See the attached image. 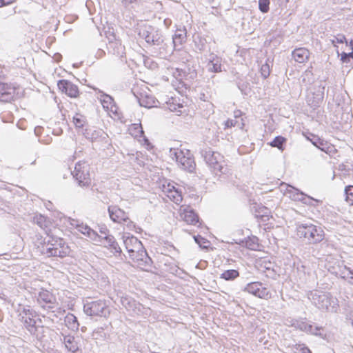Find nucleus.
I'll list each match as a JSON object with an SVG mask.
<instances>
[{"instance_id": "obj_29", "label": "nucleus", "mask_w": 353, "mask_h": 353, "mask_svg": "<svg viewBox=\"0 0 353 353\" xmlns=\"http://www.w3.org/2000/svg\"><path fill=\"white\" fill-rule=\"evenodd\" d=\"M292 326L297 330L305 332L306 333H309V332H312V325L309 324L303 320L292 319Z\"/></svg>"}, {"instance_id": "obj_6", "label": "nucleus", "mask_w": 353, "mask_h": 353, "mask_svg": "<svg viewBox=\"0 0 353 353\" xmlns=\"http://www.w3.org/2000/svg\"><path fill=\"white\" fill-rule=\"evenodd\" d=\"M83 312L90 316L107 317L110 315V308L105 300H86L83 303Z\"/></svg>"}, {"instance_id": "obj_24", "label": "nucleus", "mask_w": 353, "mask_h": 353, "mask_svg": "<svg viewBox=\"0 0 353 353\" xmlns=\"http://www.w3.org/2000/svg\"><path fill=\"white\" fill-rule=\"evenodd\" d=\"M186 34L187 32L185 27L183 28L176 29L174 34L172 37V41H171L174 50H175L179 46H181L185 42Z\"/></svg>"}, {"instance_id": "obj_26", "label": "nucleus", "mask_w": 353, "mask_h": 353, "mask_svg": "<svg viewBox=\"0 0 353 353\" xmlns=\"http://www.w3.org/2000/svg\"><path fill=\"white\" fill-rule=\"evenodd\" d=\"M286 192L290 194V197L294 201H298L303 203L305 199L308 200L307 194L292 185H288Z\"/></svg>"}, {"instance_id": "obj_4", "label": "nucleus", "mask_w": 353, "mask_h": 353, "mask_svg": "<svg viewBox=\"0 0 353 353\" xmlns=\"http://www.w3.org/2000/svg\"><path fill=\"white\" fill-rule=\"evenodd\" d=\"M296 235L308 243L315 244L324 239L325 234L320 226L311 223H298L296 225Z\"/></svg>"}, {"instance_id": "obj_60", "label": "nucleus", "mask_w": 353, "mask_h": 353, "mask_svg": "<svg viewBox=\"0 0 353 353\" xmlns=\"http://www.w3.org/2000/svg\"><path fill=\"white\" fill-rule=\"evenodd\" d=\"M13 1L14 0H0V8L9 5L12 2H13Z\"/></svg>"}, {"instance_id": "obj_57", "label": "nucleus", "mask_w": 353, "mask_h": 353, "mask_svg": "<svg viewBox=\"0 0 353 353\" xmlns=\"http://www.w3.org/2000/svg\"><path fill=\"white\" fill-rule=\"evenodd\" d=\"M123 224H125L129 229H132V228L135 227V225L132 221L130 220L128 216V219L126 221H124Z\"/></svg>"}, {"instance_id": "obj_28", "label": "nucleus", "mask_w": 353, "mask_h": 353, "mask_svg": "<svg viewBox=\"0 0 353 353\" xmlns=\"http://www.w3.org/2000/svg\"><path fill=\"white\" fill-rule=\"evenodd\" d=\"M77 230L79 232L92 240H97V238H101V236L98 235L94 230L91 229L88 225L83 224V223H81V225H79V228Z\"/></svg>"}, {"instance_id": "obj_25", "label": "nucleus", "mask_w": 353, "mask_h": 353, "mask_svg": "<svg viewBox=\"0 0 353 353\" xmlns=\"http://www.w3.org/2000/svg\"><path fill=\"white\" fill-rule=\"evenodd\" d=\"M292 55L295 61L303 63L308 60L310 52L305 48H299L294 49L292 52Z\"/></svg>"}, {"instance_id": "obj_30", "label": "nucleus", "mask_w": 353, "mask_h": 353, "mask_svg": "<svg viewBox=\"0 0 353 353\" xmlns=\"http://www.w3.org/2000/svg\"><path fill=\"white\" fill-rule=\"evenodd\" d=\"M254 214L256 218L265 221L268 220L269 209L263 205H257L253 207Z\"/></svg>"}, {"instance_id": "obj_40", "label": "nucleus", "mask_w": 353, "mask_h": 353, "mask_svg": "<svg viewBox=\"0 0 353 353\" xmlns=\"http://www.w3.org/2000/svg\"><path fill=\"white\" fill-rule=\"evenodd\" d=\"M110 47L113 48V54L119 57H123L125 54V48L121 43H114L110 44Z\"/></svg>"}, {"instance_id": "obj_32", "label": "nucleus", "mask_w": 353, "mask_h": 353, "mask_svg": "<svg viewBox=\"0 0 353 353\" xmlns=\"http://www.w3.org/2000/svg\"><path fill=\"white\" fill-rule=\"evenodd\" d=\"M287 139L282 136H276L269 144L272 148H276L281 151L285 150Z\"/></svg>"}, {"instance_id": "obj_38", "label": "nucleus", "mask_w": 353, "mask_h": 353, "mask_svg": "<svg viewBox=\"0 0 353 353\" xmlns=\"http://www.w3.org/2000/svg\"><path fill=\"white\" fill-rule=\"evenodd\" d=\"M156 101L152 97L145 96L139 99V104L141 106L150 108L155 105Z\"/></svg>"}, {"instance_id": "obj_22", "label": "nucleus", "mask_w": 353, "mask_h": 353, "mask_svg": "<svg viewBox=\"0 0 353 353\" xmlns=\"http://www.w3.org/2000/svg\"><path fill=\"white\" fill-rule=\"evenodd\" d=\"M222 59L214 54H210L208 63L207 64V70L210 72L218 73L222 71Z\"/></svg>"}, {"instance_id": "obj_33", "label": "nucleus", "mask_w": 353, "mask_h": 353, "mask_svg": "<svg viewBox=\"0 0 353 353\" xmlns=\"http://www.w3.org/2000/svg\"><path fill=\"white\" fill-rule=\"evenodd\" d=\"M99 93L100 94L99 99H100L103 106L107 108H109L110 106L112 107L114 103L113 97L101 90H99Z\"/></svg>"}, {"instance_id": "obj_5", "label": "nucleus", "mask_w": 353, "mask_h": 353, "mask_svg": "<svg viewBox=\"0 0 353 353\" xmlns=\"http://www.w3.org/2000/svg\"><path fill=\"white\" fill-rule=\"evenodd\" d=\"M170 157L175 159L178 166L188 172L192 173L195 170L196 163L193 155L190 150L185 152L179 149H172L170 150Z\"/></svg>"}, {"instance_id": "obj_62", "label": "nucleus", "mask_w": 353, "mask_h": 353, "mask_svg": "<svg viewBox=\"0 0 353 353\" xmlns=\"http://www.w3.org/2000/svg\"><path fill=\"white\" fill-rule=\"evenodd\" d=\"M43 130V128L41 126H37L34 128V133L35 134L39 137L40 134L41 133V130Z\"/></svg>"}, {"instance_id": "obj_7", "label": "nucleus", "mask_w": 353, "mask_h": 353, "mask_svg": "<svg viewBox=\"0 0 353 353\" xmlns=\"http://www.w3.org/2000/svg\"><path fill=\"white\" fill-rule=\"evenodd\" d=\"M201 155L215 174H226L228 168L223 164V157L220 153L214 152L209 148L202 150Z\"/></svg>"}, {"instance_id": "obj_52", "label": "nucleus", "mask_w": 353, "mask_h": 353, "mask_svg": "<svg viewBox=\"0 0 353 353\" xmlns=\"http://www.w3.org/2000/svg\"><path fill=\"white\" fill-rule=\"evenodd\" d=\"M261 74L264 79H267L270 76V69L269 64L265 63L261 65Z\"/></svg>"}, {"instance_id": "obj_34", "label": "nucleus", "mask_w": 353, "mask_h": 353, "mask_svg": "<svg viewBox=\"0 0 353 353\" xmlns=\"http://www.w3.org/2000/svg\"><path fill=\"white\" fill-rule=\"evenodd\" d=\"M168 192L170 194L169 196L175 203L179 204L182 201L183 197L181 191L179 189H176L172 186V189L168 190Z\"/></svg>"}, {"instance_id": "obj_61", "label": "nucleus", "mask_w": 353, "mask_h": 353, "mask_svg": "<svg viewBox=\"0 0 353 353\" xmlns=\"http://www.w3.org/2000/svg\"><path fill=\"white\" fill-rule=\"evenodd\" d=\"M70 224L74 226L75 228L78 229L79 225H81V223L78 220L72 219L70 221Z\"/></svg>"}, {"instance_id": "obj_50", "label": "nucleus", "mask_w": 353, "mask_h": 353, "mask_svg": "<svg viewBox=\"0 0 353 353\" xmlns=\"http://www.w3.org/2000/svg\"><path fill=\"white\" fill-rule=\"evenodd\" d=\"M330 41L334 45V46L336 47L337 43H343L347 41L345 37L343 34H339L336 36H334L332 39H330Z\"/></svg>"}, {"instance_id": "obj_9", "label": "nucleus", "mask_w": 353, "mask_h": 353, "mask_svg": "<svg viewBox=\"0 0 353 353\" xmlns=\"http://www.w3.org/2000/svg\"><path fill=\"white\" fill-rule=\"evenodd\" d=\"M77 183L81 187H88L91 183L90 165L85 161L76 163L72 173Z\"/></svg>"}, {"instance_id": "obj_48", "label": "nucleus", "mask_w": 353, "mask_h": 353, "mask_svg": "<svg viewBox=\"0 0 353 353\" xmlns=\"http://www.w3.org/2000/svg\"><path fill=\"white\" fill-rule=\"evenodd\" d=\"M310 334L318 336L322 339H325L326 334L323 333V328L320 326H314L312 325V332H309Z\"/></svg>"}, {"instance_id": "obj_23", "label": "nucleus", "mask_w": 353, "mask_h": 353, "mask_svg": "<svg viewBox=\"0 0 353 353\" xmlns=\"http://www.w3.org/2000/svg\"><path fill=\"white\" fill-rule=\"evenodd\" d=\"M61 341L64 343L65 347L71 352L73 353H81L82 350L78 347V343L75 341V338L71 335H63Z\"/></svg>"}, {"instance_id": "obj_14", "label": "nucleus", "mask_w": 353, "mask_h": 353, "mask_svg": "<svg viewBox=\"0 0 353 353\" xmlns=\"http://www.w3.org/2000/svg\"><path fill=\"white\" fill-rule=\"evenodd\" d=\"M130 257L142 268H150L152 266V261L143 245L141 249L137 250L134 252V255L130 256Z\"/></svg>"}, {"instance_id": "obj_51", "label": "nucleus", "mask_w": 353, "mask_h": 353, "mask_svg": "<svg viewBox=\"0 0 353 353\" xmlns=\"http://www.w3.org/2000/svg\"><path fill=\"white\" fill-rule=\"evenodd\" d=\"M336 263H338L339 271H332V274L339 276L341 279L346 280L348 276L347 274V271L345 270H343V268H341V265L339 261Z\"/></svg>"}, {"instance_id": "obj_12", "label": "nucleus", "mask_w": 353, "mask_h": 353, "mask_svg": "<svg viewBox=\"0 0 353 353\" xmlns=\"http://www.w3.org/2000/svg\"><path fill=\"white\" fill-rule=\"evenodd\" d=\"M174 50L171 41L164 36L158 41L156 46L152 48L153 52L161 58H166L172 54Z\"/></svg>"}, {"instance_id": "obj_19", "label": "nucleus", "mask_w": 353, "mask_h": 353, "mask_svg": "<svg viewBox=\"0 0 353 353\" xmlns=\"http://www.w3.org/2000/svg\"><path fill=\"white\" fill-rule=\"evenodd\" d=\"M83 134L92 142L100 140L106 142L105 139L108 138V134L101 129L86 128Z\"/></svg>"}, {"instance_id": "obj_55", "label": "nucleus", "mask_w": 353, "mask_h": 353, "mask_svg": "<svg viewBox=\"0 0 353 353\" xmlns=\"http://www.w3.org/2000/svg\"><path fill=\"white\" fill-rule=\"evenodd\" d=\"M237 123L238 122L236 121L228 119L225 122V128H229L235 126Z\"/></svg>"}, {"instance_id": "obj_41", "label": "nucleus", "mask_w": 353, "mask_h": 353, "mask_svg": "<svg viewBox=\"0 0 353 353\" xmlns=\"http://www.w3.org/2000/svg\"><path fill=\"white\" fill-rule=\"evenodd\" d=\"M345 199L350 205H353V185H347L344 190Z\"/></svg>"}, {"instance_id": "obj_17", "label": "nucleus", "mask_w": 353, "mask_h": 353, "mask_svg": "<svg viewBox=\"0 0 353 353\" xmlns=\"http://www.w3.org/2000/svg\"><path fill=\"white\" fill-rule=\"evenodd\" d=\"M108 212L110 219L114 223H123L128 219L125 212L117 205L108 206Z\"/></svg>"}, {"instance_id": "obj_44", "label": "nucleus", "mask_w": 353, "mask_h": 353, "mask_svg": "<svg viewBox=\"0 0 353 353\" xmlns=\"http://www.w3.org/2000/svg\"><path fill=\"white\" fill-rule=\"evenodd\" d=\"M256 296L261 299H269L271 298V293L266 288L263 286V285H262L261 289L258 290V293Z\"/></svg>"}, {"instance_id": "obj_15", "label": "nucleus", "mask_w": 353, "mask_h": 353, "mask_svg": "<svg viewBox=\"0 0 353 353\" xmlns=\"http://www.w3.org/2000/svg\"><path fill=\"white\" fill-rule=\"evenodd\" d=\"M57 86L62 92L71 98H76L79 96V91L77 85L68 80L61 79L58 81Z\"/></svg>"}, {"instance_id": "obj_2", "label": "nucleus", "mask_w": 353, "mask_h": 353, "mask_svg": "<svg viewBox=\"0 0 353 353\" xmlns=\"http://www.w3.org/2000/svg\"><path fill=\"white\" fill-rule=\"evenodd\" d=\"M19 316L23 327L32 336L38 340L41 339L44 336V327L37 324V321L41 323V319H36L37 314L35 310L26 305L23 307Z\"/></svg>"}, {"instance_id": "obj_27", "label": "nucleus", "mask_w": 353, "mask_h": 353, "mask_svg": "<svg viewBox=\"0 0 353 353\" xmlns=\"http://www.w3.org/2000/svg\"><path fill=\"white\" fill-rule=\"evenodd\" d=\"M183 219L184 221L191 225H196L199 223V217L194 210L191 209L190 207L183 210Z\"/></svg>"}, {"instance_id": "obj_49", "label": "nucleus", "mask_w": 353, "mask_h": 353, "mask_svg": "<svg viewBox=\"0 0 353 353\" xmlns=\"http://www.w3.org/2000/svg\"><path fill=\"white\" fill-rule=\"evenodd\" d=\"M307 198H308V200L305 199L303 201V203L310 205V206H313V207H316L319 204L322 203V201L320 199H314L309 195L307 196Z\"/></svg>"}, {"instance_id": "obj_36", "label": "nucleus", "mask_w": 353, "mask_h": 353, "mask_svg": "<svg viewBox=\"0 0 353 353\" xmlns=\"http://www.w3.org/2000/svg\"><path fill=\"white\" fill-rule=\"evenodd\" d=\"M262 285L263 284L260 282H253L248 283L245 288V291L256 296L258 293V290L261 289Z\"/></svg>"}, {"instance_id": "obj_45", "label": "nucleus", "mask_w": 353, "mask_h": 353, "mask_svg": "<svg viewBox=\"0 0 353 353\" xmlns=\"http://www.w3.org/2000/svg\"><path fill=\"white\" fill-rule=\"evenodd\" d=\"M270 0H259V9L262 13H267L270 10Z\"/></svg>"}, {"instance_id": "obj_39", "label": "nucleus", "mask_w": 353, "mask_h": 353, "mask_svg": "<svg viewBox=\"0 0 353 353\" xmlns=\"http://www.w3.org/2000/svg\"><path fill=\"white\" fill-rule=\"evenodd\" d=\"M194 239L202 249H208L210 247V242L201 235L194 236Z\"/></svg>"}, {"instance_id": "obj_16", "label": "nucleus", "mask_w": 353, "mask_h": 353, "mask_svg": "<svg viewBox=\"0 0 353 353\" xmlns=\"http://www.w3.org/2000/svg\"><path fill=\"white\" fill-rule=\"evenodd\" d=\"M184 54L185 58H186V61H188V64L185 65L183 68H176V72L177 73V76L181 79L193 80L197 76L196 71L192 65H190V63H189L188 57H190V55L187 52H184Z\"/></svg>"}, {"instance_id": "obj_37", "label": "nucleus", "mask_w": 353, "mask_h": 353, "mask_svg": "<svg viewBox=\"0 0 353 353\" xmlns=\"http://www.w3.org/2000/svg\"><path fill=\"white\" fill-rule=\"evenodd\" d=\"M86 122L87 120L85 117L79 113H76L73 117V123L77 128H83L85 125Z\"/></svg>"}, {"instance_id": "obj_56", "label": "nucleus", "mask_w": 353, "mask_h": 353, "mask_svg": "<svg viewBox=\"0 0 353 353\" xmlns=\"http://www.w3.org/2000/svg\"><path fill=\"white\" fill-rule=\"evenodd\" d=\"M195 43H196V48L199 51H203L205 50V43L204 40H203L202 39L200 38L199 43H197L196 41H195Z\"/></svg>"}, {"instance_id": "obj_59", "label": "nucleus", "mask_w": 353, "mask_h": 353, "mask_svg": "<svg viewBox=\"0 0 353 353\" xmlns=\"http://www.w3.org/2000/svg\"><path fill=\"white\" fill-rule=\"evenodd\" d=\"M350 275H348L346 280L348 282V283L353 285V268H352V270H350Z\"/></svg>"}, {"instance_id": "obj_21", "label": "nucleus", "mask_w": 353, "mask_h": 353, "mask_svg": "<svg viewBox=\"0 0 353 353\" xmlns=\"http://www.w3.org/2000/svg\"><path fill=\"white\" fill-rule=\"evenodd\" d=\"M105 247L115 256H120L122 251L115 238L112 235H106L103 238Z\"/></svg>"}, {"instance_id": "obj_35", "label": "nucleus", "mask_w": 353, "mask_h": 353, "mask_svg": "<svg viewBox=\"0 0 353 353\" xmlns=\"http://www.w3.org/2000/svg\"><path fill=\"white\" fill-rule=\"evenodd\" d=\"M239 276V272L236 270H228L224 271L220 276L221 279L225 281H233Z\"/></svg>"}, {"instance_id": "obj_54", "label": "nucleus", "mask_w": 353, "mask_h": 353, "mask_svg": "<svg viewBox=\"0 0 353 353\" xmlns=\"http://www.w3.org/2000/svg\"><path fill=\"white\" fill-rule=\"evenodd\" d=\"M339 262L341 265V268H343V270H346L347 274L350 275V270H352L353 265L352 266L347 265L344 261H339Z\"/></svg>"}, {"instance_id": "obj_43", "label": "nucleus", "mask_w": 353, "mask_h": 353, "mask_svg": "<svg viewBox=\"0 0 353 353\" xmlns=\"http://www.w3.org/2000/svg\"><path fill=\"white\" fill-rule=\"evenodd\" d=\"M258 241H259V239L256 236H252V238H249L245 242L247 248L250 250H256L259 247Z\"/></svg>"}, {"instance_id": "obj_63", "label": "nucleus", "mask_w": 353, "mask_h": 353, "mask_svg": "<svg viewBox=\"0 0 353 353\" xmlns=\"http://www.w3.org/2000/svg\"><path fill=\"white\" fill-rule=\"evenodd\" d=\"M351 54H352V52H350V53L343 52V53L341 54V60H342L343 61H345V59H346V57H347L350 56V55H351Z\"/></svg>"}, {"instance_id": "obj_11", "label": "nucleus", "mask_w": 353, "mask_h": 353, "mask_svg": "<svg viewBox=\"0 0 353 353\" xmlns=\"http://www.w3.org/2000/svg\"><path fill=\"white\" fill-rule=\"evenodd\" d=\"M121 303L128 312H130L132 316L142 315L146 310L142 304L128 295H123L121 297Z\"/></svg>"}, {"instance_id": "obj_1", "label": "nucleus", "mask_w": 353, "mask_h": 353, "mask_svg": "<svg viewBox=\"0 0 353 353\" xmlns=\"http://www.w3.org/2000/svg\"><path fill=\"white\" fill-rule=\"evenodd\" d=\"M33 240L38 251L48 257L63 258L68 256L70 252V247L62 238L51 236L46 239L38 233L35 234Z\"/></svg>"}, {"instance_id": "obj_8", "label": "nucleus", "mask_w": 353, "mask_h": 353, "mask_svg": "<svg viewBox=\"0 0 353 353\" xmlns=\"http://www.w3.org/2000/svg\"><path fill=\"white\" fill-rule=\"evenodd\" d=\"M137 32L141 38L145 39L147 43L152 46V48L163 37L161 30L146 23L139 26L137 28Z\"/></svg>"}, {"instance_id": "obj_46", "label": "nucleus", "mask_w": 353, "mask_h": 353, "mask_svg": "<svg viewBox=\"0 0 353 353\" xmlns=\"http://www.w3.org/2000/svg\"><path fill=\"white\" fill-rule=\"evenodd\" d=\"M131 130L133 132V134H134L135 136L137 137L139 136L141 137L144 134V131L141 123L132 124L131 127Z\"/></svg>"}, {"instance_id": "obj_47", "label": "nucleus", "mask_w": 353, "mask_h": 353, "mask_svg": "<svg viewBox=\"0 0 353 353\" xmlns=\"http://www.w3.org/2000/svg\"><path fill=\"white\" fill-rule=\"evenodd\" d=\"M237 87L241 90L242 94H247L250 92V84L247 81H238Z\"/></svg>"}, {"instance_id": "obj_31", "label": "nucleus", "mask_w": 353, "mask_h": 353, "mask_svg": "<svg viewBox=\"0 0 353 353\" xmlns=\"http://www.w3.org/2000/svg\"><path fill=\"white\" fill-rule=\"evenodd\" d=\"M65 325L71 330H77L79 329V322L77 318L71 313H68L64 319Z\"/></svg>"}, {"instance_id": "obj_58", "label": "nucleus", "mask_w": 353, "mask_h": 353, "mask_svg": "<svg viewBox=\"0 0 353 353\" xmlns=\"http://www.w3.org/2000/svg\"><path fill=\"white\" fill-rule=\"evenodd\" d=\"M99 232H100L101 234H104L105 236H106V235H109V234H108L109 230H108L107 227H106V226H105V225H103V226L100 227V228H99Z\"/></svg>"}, {"instance_id": "obj_10", "label": "nucleus", "mask_w": 353, "mask_h": 353, "mask_svg": "<svg viewBox=\"0 0 353 353\" xmlns=\"http://www.w3.org/2000/svg\"><path fill=\"white\" fill-rule=\"evenodd\" d=\"M37 302L45 310L55 312L57 310H61L55 296L48 290H42L38 293Z\"/></svg>"}, {"instance_id": "obj_53", "label": "nucleus", "mask_w": 353, "mask_h": 353, "mask_svg": "<svg viewBox=\"0 0 353 353\" xmlns=\"http://www.w3.org/2000/svg\"><path fill=\"white\" fill-rule=\"evenodd\" d=\"M34 222L41 228L46 226V218L41 214H39V216H36L34 217Z\"/></svg>"}, {"instance_id": "obj_64", "label": "nucleus", "mask_w": 353, "mask_h": 353, "mask_svg": "<svg viewBox=\"0 0 353 353\" xmlns=\"http://www.w3.org/2000/svg\"><path fill=\"white\" fill-rule=\"evenodd\" d=\"M234 117L238 118L241 115V112L240 110L234 111Z\"/></svg>"}, {"instance_id": "obj_3", "label": "nucleus", "mask_w": 353, "mask_h": 353, "mask_svg": "<svg viewBox=\"0 0 353 353\" xmlns=\"http://www.w3.org/2000/svg\"><path fill=\"white\" fill-rule=\"evenodd\" d=\"M312 303L322 311L337 312L339 309V301L330 293L315 290L312 292L309 297Z\"/></svg>"}, {"instance_id": "obj_13", "label": "nucleus", "mask_w": 353, "mask_h": 353, "mask_svg": "<svg viewBox=\"0 0 353 353\" xmlns=\"http://www.w3.org/2000/svg\"><path fill=\"white\" fill-rule=\"evenodd\" d=\"M123 243L124 246L129 253L130 256L134 255V252L138 249L142 248V243L137 237L130 234V233H125L122 235Z\"/></svg>"}, {"instance_id": "obj_42", "label": "nucleus", "mask_w": 353, "mask_h": 353, "mask_svg": "<svg viewBox=\"0 0 353 353\" xmlns=\"http://www.w3.org/2000/svg\"><path fill=\"white\" fill-rule=\"evenodd\" d=\"M292 349L294 353H312L305 344H295Z\"/></svg>"}, {"instance_id": "obj_20", "label": "nucleus", "mask_w": 353, "mask_h": 353, "mask_svg": "<svg viewBox=\"0 0 353 353\" xmlns=\"http://www.w3.org/2000/svg\"><path fill=\"white\" fill-rule=\"evenodd\" d=\"M15 93V88L11 84L3 83L0 81V101H10Z\"/></svg>"}, {"instance_id": "obj_18", "label": "nucleus", "mask_w": 353, "mask_h": 353, "mask_svg": "<svg viewBox=\"0 0 353 353\" xmlns=\"http://www.w3.org/2000/svg\"><path fill=\"white\" fill-rule=\"evenodd\" d=\"M307 139L310 140L314 146L326 154H330L334 150L332 144L321 139L316 135L311 134L310 137H307Z\"/></svg>"}]
</instances>
